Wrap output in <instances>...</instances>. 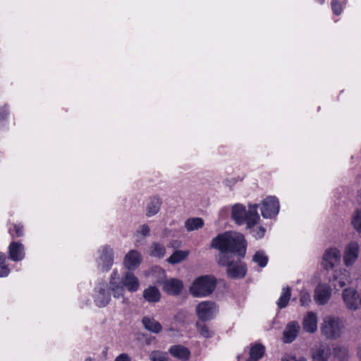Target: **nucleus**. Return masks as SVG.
Listing matches in <instances>:
<instances>
[{
    "label": "nucleus",
    "instance_id": "obj_37",
    "mask_svg": "<svg viewBox=\"0 0 361 361\" xmlns=\"http://www.w3.org/2000/svg\"><path fill=\"white\" fill-rule=\"evenodd\" d=\"M352 225L358 233H361V209L357 210L353 215Z\"/></svg>",
    "mask_w": 361,
    "mask_h": 361
},
{
    "label": "nucleus",
    "instance_id": "obj_35",
    "mask_svg": "<svg viewBox=\"0 0 361 361\" xmlns=\"http://www.w3.org/2000/svg\"><path fill=\"white\" fill-rule=\"evenodd\" d=\"M334 356L341 361H345L348 357V351L345 347L336 346L333 350Z\"/></svg>",
    "mask_w": 361,
    "mask_h": 361
},
{
    "label": "nucleus",
    "instance_id": "obj_31",
    "mask_svg": "<svg viewBox=\"0 0 361 361\" xmlns=\"http://www.w3.org/2000/svg\"><path fill=\"white\" fill-rule=\"evenodd\" d=\"M166 249L165 247L159 243H153L150 247L149 255L152 257L157 258H163L165 255Z\"/></svg>",
    "mask_w": 361,
    "mask_h": 361
},
{
    "label": "nucleus",
    "instance_id": "obj_22",
    "mask_svg": "<svg viewBox=\"0 0 361 361\" xmlns=\"http://www.w3.org/2000/svg\"><path fill=\"white\" fill-rule=\"evenodd\" d=\"M142 323L147 331L154 334H159L162 330L161 324L153 317H144Z\"/></svg>",
    "mask_w": 361,
    "mask_h": 361
},
{
    "label": "nucleus",
    "instance_id": "obj_7",
    "mask_svg": "<svg viewBox=\"0 0 361 361\" xmlns=\"http://www.w3.org/2000/svg\"><path fill=\"white\" fill-rule=\"evenodd\" d=\"M280 204L275 196H268L262 202L261 214L264 219H272L279 212Z\"/></svg>",
    "mask_w": 361,
    "mask_h": 361
},
{
    "label": "nucleus",
    "instance_id": "obj_34",
    "mask_svg": "<svg viewBox=\"0 0 361 361\" xmlns=\"http://www.w3.org/2000/svg\"><path fill=\"white\" fill-rule=\"evenodd\" d=\"M346 3L347 0H331V7L333 13L336 16L341 15Z\"/></svg>",
    "mask_w": 361,
    "mask_h": 361
},
{
    "label": "nucleus",
    "instance_id": "obj_15",
    "mask_svg": "<svg viewBox=\"0 0 361 361\" xmlns=\"http://www.w3.org/2000/svg\"><path fill=\"white\" fill-rule=\"evenodd\" d=\"M183 288V283L177 279H171L164 282L163 290L169 295H178Z\"/></svg>",
    "mask_w": 361,
    "mask_h": 361
},
{
    "label": "nucleus",
    "instance_id": "obj_9",
    "mask_svg": "<svg viewBox=\"0 0 361 361\" xmlns=\"http://www.w3.org/2000/svg\"><path fill=\"white\" fill-rule=\"evenodd\" d=\"M343 302L348 309L356 310L360 305V295L356 290L352 288H345L342 293Z\"/></svg>",
    "mask_w": 361,
    "mask_h": 361
},
{
    "label": "nucleus",
    "instance_id": "obj_45",
    "mask_svg": "<svg viewBox=\"0 0 361 361\" xmlns=\"http://www.w3.org/2000/svg\"><path fill=\"white\" fill-rule=\"evenodd\" d=\"M152 361H165V360L164 359H162L161 357H159V358L152 357Z\"/></svg>",
    "mask_w": 361,
    "mask_h": 361
},
{
    "label": "nucleus",
    "instance_id": "obj_49",
    "mask_svg": "<svg viewBox=\"0 0 361 361\" xmlns=\"http://www.w3.org/2000/svg\"><path fill=\"white\" fill-rule=\"evenodd\" d=\"M343 286H345V283H341V286L343 287Z\"/></svg>",
    "mask_w": 361,
    "mask_h": 361
},
{
    "label": "nucleus",
    "instance_id": "obj_50",
    "mask_svg": "<svg viewBox=\"0 0 361 361\" xmlns=\"http://www.w3.org/2000/svg\"><path fill=\"white\" fill-rule=\"evenodd\" d=\"M360 306H361V298H360Z\"/></svg>",
    "mask_w": 361,
    "mask_h": 361
},
{
    "label": "nucleus",
    "instance_id": "obj_8",
    "mask_svg": "<svg viewBox=\"0 0 361 361\" xmlns=\"http://www.w3.org/2000/svg\"><path fill=\"white\" fill-rule=\"evenodd\" d=\"M98 262V267L103 272L109 271L114 264L113 250L108 245L103 246Z\"/></svg>",
    "mask_w": 361,
    "mask_h": 361
},
{
    "label": "nucleus",
    "instance_id": "obj_5",
    "mask_svg": "<svg viewBox=\"0 0 361 361\" xmlns=\"http://www.w3.org/2000/svg\"><path fill=\"white\" fill-rule=\"evenodd\" d=\"M219 307L214 302L202 301L198 303L195 307L196 315L201 322H209L216 317Z\"/></svg>",
    "mask_w": 361,
    "mask_h": 361
},
{
    "label": "nucleus",
    "instance_id": "obj_2",
    "mask_svg": "<svg viewBox=\"0 0 361 361\" xmlns=\"http://www.w3.org/2000/svg\"><path fill=\"white\" fill-rule=\"evenodd\" d=\"M259 205L250 204L247 210L243 204H235L231 208V218L238 226L246 225L247 228L251 229L256 226L260 217L258 214Z\"/></svg>",
    "mask_w": 361,
    "mask_h": 361
},
{
    "label": "nucleus",
    "instance_id": "obj_46",
    "mask_svg": "<svg viewBox=\"0 0 361 361\" xmlns=\"http://www.w3.org/2000/svg\"><path fill=\"white\" fill-rule=\"evenodd\" d=\"M318 4H323L325 2V0H315Z\"/></svg>",
    "mask_w": 361,
    "mask_h": 361
},
{
    "label": "nucleus",
    "instance_id": "obj_48",
    "mask_svg": "<svg viewBox=\"0 0 361 361\" xmlns=\"http://www.w3.org/2000/svg\"><path fill=\"white\" fill-rule=\"evenodd\" d=\"M85 361H94V360L91 357H87L85 360Z\"/></svg>",
    "mask_w": 361,
    "mask_h": 361
},
{
    "label": "nucleus",
    "instance_id": "obj_24",
    "mask_svg": "<svg viewBox=\"0 0 361 361\" xmlns=\"http://www.w3.org/2000/svg\"><path fill=\"white\" fill-rule=\"evenodd\" d=\"M143 298L149 302H157L160 300L161 293L156 286H149L143 291Z\"/></svg>",
    "mask_w": 361,
    "mask_h": 361
},
{
    "label": "nucleus",
    "instance_id": "obj_29",
    "mask_svg": "<svg viewBox=\"0 0 361 361\" xmlns=\"http://www.w3.org/2000/svg\"><path fill=\"white\" fill-rule=\"evenodd\" d=\"M204 221L202 218H189L185 222V227L188 231L197 230L204 226Z\"/></svg>",
    "mask_w": 361,
    "mask_h": 361
},
{
    "label": "nucleus",
    "instance_id": "obj_40",
    "mask_svg": "<svg viewBox=\"0 0 361 361\" xmlns=\"http://www.w3.org/2000/svg\"><path fill=\"white\" fill-rule=\"evenodd\" d=\"M137 232L143 236H147L149 235L150 228L148 225L142 224Z\"/></svg>",
    "mask_w": 361,
    "mask_h": 361
},
{
    "label": "nucleus",
    "instance_id": "obj_6",
    "mask_svg": "<svg viewBox=\"0 0 361 361\" xmlns=\"http://www.w3.org/2000/svg\"><path fill=\"white\" fill-rule=\"evenodd\" d=\"M341 321L339 318H326L321 327L322 333L328 338L336 339L341 335Z\"/></svg>",
    "mask_w": 361,
    "mask_h": 361
},
{
    "label": "nucleus",
    "instance_id": "obj_3",
    "mask_svg": "<svg viewBox=\"0 0 361 361\" xmlns=\"http://www.w3.org/2000/svg\"><path fill=\"white\" fill-rule=\"evenodd\" d=\"M216 279L212 275H204L196 278L192 283L189 290L196 298L210 295L216 287Z\"/></svg>",
    "mask_w": 361,
    "mask_h": 361
},
{
    "label": "nucleus",
    "instance_id": "obj_27",
    "mask_svg": "<svg viewBox=\"0 0 361 361\" xmlns=\"http://www.w3.org/2000/svg\"><path fill=\"white\" fill-rule=\"evenodd\" d=\"M8 233L13 240L22 238L25 235L24 226L22 224H11L8 227Z\"/></svg>",
    "mask_w": 361,
    "mask_h": 361
},
{
    "label": "nucleus",
    "instance_id": "obj_36",
    "mask_svg": "<svg viewBox=\"0 0 361 361\" xmlns=\"http://www.w3.org/2000/svg\"><path fill=\"white\" fill-rule=\"evenodd\" d=\"M253 262L260 267H264L268 263V257L262 251H257L252 257Z\"/></svg>",
    "mask_w": 361,
    "mask_h": 361
},
{
    "label": "nucleus",
    "instance_id": "obj_13",
    "mask_svg": "<svg viewBox=\"0 0 361 361\" xmlns=\"http://www.w3.org/2000/svg\"><path fill=\"white\" fill-rule=\"evenodd\" d=\"M359 255V245L355 241L350 242L346 246L344 255L343 261L346 266L353 265L358 257Z\"/></svg>",
    "mask_w": 361,
    "mask_h": 361
},
{
    "label": "nucleus",
    "instance_id": "obj_18",
    "mask_svg": "<svg viewBox=\"0 0 361 361\" xmlns=\"http://www.w3.org/2000/svg\"><path fill=\"white\" fill-rule=\"evenodd\" d=\"M123 286L131 293L136 292L140 287L138 279L130 271H127L121 279Z\"/></svg>",
    "mask_w": 361,
    "mask_h": 361
},
{
    "label": "nucleus",
    "instance_id": "obj_14",
    "mask_svg": "<svg viewBox=\"0 0 361 361\" xmlns=\"http://www.w3.org/2000/svg\"><path fill=\"white\" fill-rule=\"evenodd\" d=\"M169 353L171 356L181 361H188L191 356L189 348L180 344L171 345Z\"/></svg>",
    "mask_w": 361,
    "mask_h": 361
},
{
    "label": "nucleus",
    "instance_id": "obj_32",
    "mask_svg": "<svg viewBox=\"0 0 361 361\" xmlns=\"http://www.w3.org/2000/svg\"><path fill=\"white\" fill-rule=\"evenodd\" d=\"M11 272L8 264L6 263V255L0 252V278L6 277Z\"/></svg>",
    "mask_w": 361,
    "mask_h": 361
},
{
    "label": "nucleus",
    "instance_id": "obj_43",
    "mask_svg": "<svg viewBox=\"0 0 361 361\" xmlns=\"http://www.w3.org/2000/svg\"><path fill=\"white\" fill-rule=\"evenodd\" d=\"M114 361H131V359L128 354L122 353L117 356Z\"/></svg>",
    "mask_w": 361,
    "mask_h": 361
},
{
    "label": "nucleus",
    "instance_id": "obj_39",
    "mask_svg": "<svg viewBox=\"0 0 361 361\" xmlns=\"http://www.w3.org/2000/svg\"><path fill=\"white\" fill-rule=\"evenodd\" d=\"M281 361H307L305 357L298 358L295 355H286L281 357Z\"/></svg>",
    "mask_w": 361,
    "mask_h": 361
},
{
    "label": "nucleus",
    "instance_id": "obj_16",
    "mask_svg": "<svg viewBox=\"0 0 361 361\" xmlns=\"http://www.w3.org/2000/svg\"><path fill=\"white\" fill-rule=\"evenodd\" d=\"M142 262V256L140 253L135 250H131L125 256L123 264L128 270L136 269Z\"/></svg>",
    "mask_w": 361,
    "mask_h": 361
},
{
    "label": "nucleus",
    "instance_id": "obj_38",
    "mask_svg": "<svg viewBox=\"0 0 361 361\" xmlns=\"http://www.w3.org/2000/svg\"><path fill=\"white\" fill-rule=\"evenodd\" d=\"M252 236L256 239H260L263 238L266 233V229L263 226H259L255 229L252 230Z\"/></svg>",
    "mask_w": 361,
    "mask_h": 361
},
{
    "label": "nucleus",
    "instance_id": "obj_10",
    "mask_svg": "<svg viewBox=\"0 0 361 361\" xmlns=\"http://www.w3.org/2000/svg\"><path fill=\"white\" fill-rule=\"evenodd\" d=\"M25 257L24 245L20 241L12 240L8 247V258L13 262L22 261Z\"/></svg>",
    "mask_w": 361,
    "mask_h": 361
},
{
    "label": "nucleus",
    "instance_id": "obj_17",
    "mask_svg": "<svg viewBox=\"0 0 361 361\" xmlns=\"http://www.w3.org/2000/svg\"><path fill=\"white\" fill-rule=\"evenodd\" d=\"M300 326L297 322H289L283 333V340L286 343H292L297 338L300 331Z\"/></svg>",
    "mask_w": 361,
    "mask_h": 361
},
{
    "label": "nucleus",
    "instance_id": "obj_44",
    "mask_svg": "<svg viewBox=\"0 0 361 361\" xmlns=\"http://www.w3.org/2000/svg\"><path fill=\"white\" fill-rule=\"evenodd\" d=\"M117 279H118V271L116 270H114L111 273L109 284H111V282H117L116 281Z\"/></svg>",
    "mask_w": 361,
    "mask_h": 361
},
{
    "label": "nucleus",
    "instance_id": "obj_25",
    "mask_svg": "<svg viewBox=\"0 0 361 361\" xmlns=\"http://www.w3.org/2000/svg\"><path fill=\"white\" fill-rule=\"evenodd\" d=\"M331 353L329 348H322L312 350V361H328Z\"/></svg>",
    "mask_w": 361,
    "mask_h": 361
},
{
    "label": "nucleus",
    "instance_id": "obj_23",
    "mask_svg": "<svg viewBox=\"0 0 361 361\" xmlns=\"http://www.w3.org/2000/svg\"><path fill=\"white\" fill-rule=\"evenodd\" d=\"M161 204L162 201L159 197L154 196L150 197L147 206V216L150 217L157 214L160 210Z\"/></svg>",
    "mask_w": 361,
    "mask_h": 361
},
{
    "label": "nucleus",
    "instance_id": "obj_41",
    "mask_svg": "<svg viewBox=\"0 0 361 361\" xmlns=\"http://www.w3.org/2000/svg\"><path fill=\"white\" fill-rule=\"evenodd\" d=\"M310 301V295L308 293H305L300 296V302L302 306L308 305Z\"/></svg>",
    "mask_w": 361,
    "mask_h": 361
},
{
    "label": "nucleus",
    "instance_id": "obj_12",
    "mask_svg": "<svg viewBox=\"0 0 361 361\" xmlns=\"http://www.w3.org/2000/svg\"><path fill=\"white\" fill-rule=\"evenodd\" d=\"M341 257L340 251L336 247L326 250L323 255V265L325 269H331L337 264Z\"/></svg>",
    "mask_w": 361,
    "mask_h": 361
},
{
    "label": "nucleus",
    "instance_id": "obj_47",
    "mask_svg": "<svg viewBox=\"0 0 361 361\" xmlns=\"http://www.w3.org/2000/svg\"><path fill=\"white\" fill-rule=\"evenodd\" d=\"M357 355H358V356L360 357V360L361 361V348H359L358 352H357Z\"/></svg>",
    "mask_w": 361,
    "mask_h": 361
},
{
    "label": "nucleus",
    "instance_id": "obj_4",
    "mask_svg": "<svg viewBox=\"0 0 361 361\" xmlns=\"http://www.w3.org/2000/svg\"><path fill=\"white\" fill-rule=\"evenodd\" d=\"M235 262L231 255H223L218 259V263L221 267H226L227 276L231 279H243L247 274V265L241 262L243 257H238Z\"/></svg>",
    "mask_w": 361,
    "mask_h": 361
},
{
    "label": "nucleus",
    "instance_id": "obj_30",
    "mask_svg": "<svg viewBox=\"0 0 361 361\" xmlns=\"http://www.w3.org/2000/svg\"><path fill=\"white\" fill-rule=\"evenodd\" d=\"M188 251L183 250H176L173 252V254L167 259V262L171 264H178L183 260H185L188 256Z\"/></svg>",
    "mask_w": 361,
    "mask_h": 361
},
{
    "label": "nucleus",
    "instance_id": "obj_11",
    "mask_svg": "<svg viewBox=\"0 0 361 361\" xmlns=\"http://www.w3.org/2000/svg\"><path fill=\"white\" fill-rule=\"evenodd\" d=\"M331 288L326 283L319 284L314 290V300L318 305L326 304L331 296Z\"/></svg>",
    "mask_w": 361,
    "mask_h": 361
},
{
    "label": "nucleus",
    "instance_id": "obj_33",
    "mask_svg": "<svg viewBox=\"0 0 361 361\" xmlns=\"http://www.w3.org/2000/svg\"><path fill=\"white\" fill-rule=\"evenodd\" d=\"M110 289L113 293V296L116 298H123L124 295V286L120 282H111Z\"/></svg>",
    "mask_w": 361,
    "mask_h": 361
},
{
    "label": "nucleus",
    "instance_id": "obj_26",
    "mask_svg": "<svg viewBox=\"0 0 361 361\" xmlns=\"http://www.w3.org/2000/svg\"><path fill=\"white\" fill-rule=\"evenodd\" d=\"M265 354V347L261 343H255L251 345L250 350V358L248 360L259 361Z\"/></svg>",
    "mask_w": 361,
    "mask_h": 361
},
{
    "label": "nucleus",
    "instance_id": "obj_42",
    "mask_svg": "<svg viewBox=\"0 0 361 361\" xmlns=\"http://www.w3.org/2000/svg\"><path fill=\"white\" fill-rule=\"evenodd\" d=\"M186 317V314L184 311H179L175 316L174 320L179 323H184Z\"/></svg>",
    "mask_w": 361,
    "mask_h": 361
},
{
    "label": "nucleus",
    "instance_id": "obj_28",
    "mask_svg": "<svg viewBox=\"0 0 361 361\" xmlns=\"http://www.w3.org/2000/svg\"><path fill=\"white\" fill-rule=\"evenodd\" d=\"M291 296V290L290 288L287 286L282 289L281 294L277 301V305L279 309L285 308L290 299Z\"/></svg>",
    "mask_w": 361,
    "mask_h": 361
},
{
    "label": "nucleus",
    "instance_id": "obj_1",
    "mask_svg": "<svg viewBox=\"0 0 361 361\" xmlns=\"http://www.w3.org/2000/svg\"><path fill=\"white\" fill-rule=\"evenodd\" d=\"M211 247L219 250V259L223 255L235 254L244 257L246 252V241L243 235L233 236L229 232L218 234L211 243Z\"/></svg>",
    "mask_w": 361,
    "mask_h": 361
},
{
    "label": "nucleus",
    "instance_id": "obj_21",
    "mask_svg": "<svg viewBox=\"0 0 361 361\" xmlns=\"http://www.w3.org/2000/svg\"><path fill=\"white\" fill-rule=\"evenodd\" d=\"M206 322H207L197 321L195 323V326L201 337L209 339L214 336L215 331L212 327L206 324Z\"/></svg>",
    "mask_w": 361,
    "mask_h": 361
},
{
    "label": "nucleus",
    "instance_id": "obj_20",
    "mask_svg": "<svg viewBox=\"0 0 361 361\" xmlns=\"http://www.w3.org/2000/svg\"><path fill=\"white\" fill-rule=\"evenodd\" d=\"M110 300V293L106 289L105 286L100 287L94 298L95 305L99 307H104L109 303Z\"/></svg>",
    "mask_w": 361,
    "mask_h": 361
},
{
    "label": "nucleus",
    "instance_id": "obj_19",
    "mask_svg": "<svg viewBox=\"0 0 361 361\" xmlns=\"http://www.w3.org/2000/svg\"><path fill=\"white\" fill-rule=\"evenodd\" d=\"M302 327L305 331L314 333L317 329V317L316 313L310 312L305 317L302 322Z\"/></svg>",
    "mask_w": 361,
    "mask_h": 361
}]
</instances>
